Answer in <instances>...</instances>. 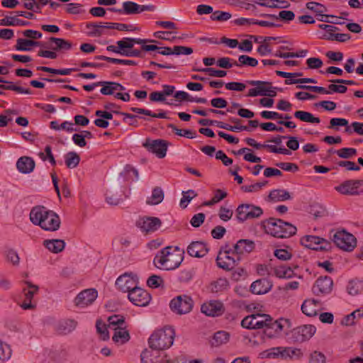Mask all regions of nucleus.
Segmentation results:
<instances>
[{
  "label": "nucleus",
  "instance_id": "1",
  "mask_svg": "<svg viewBox=\"0 0 363 363\" xmlns=\"http://www.w3.org/2000/svg\"><path fill=\"white\" fill-rule=\"evenodd\" d=\"M30 220L33 224L40 225L45 230L55 231L60 225V219L57 214L40 206L32 208Z\"/></svg>",
  "mask_w": 363,
  "mask_h": 363
},
{
  "label": "nucleus",
  "instance_id": "2",
  "mask_svg": "<svg viewBox=\"0 0 363 363\" xmlns=\"http://www.w3.org/2000/svg\"><path fill=\"white\" fill-rule=\"evenodd\" d=\"M262 227L267 234L279 238H289L295 235L297 230L291 223L274 218L262 221Z\"/></svg>",
  "mask_w": 363,
  "mask_h": 363
},
{
  "label": "nucleus",
  "instance_id": "3",
  "mask_svg": "<svg viewBox=\"0 0 363 363\" xmlns=\"http://www.w3.org/2000/svg\"><path fill=\"white\" fill-rule=\"evenodd\" d=\"M183 260L179 250L172 251V247L162 249L154 259L155 265L160 269L172 270L177 268Z\"/></svg>",
  "mask_w": 363,
  "mask_h": 363
},
{
  "label": "nucleus",
  "instance_id": "4",
  "mask_svg": "<svg viewBox=\"0 0 363 363\" xmlns=\"http://www.w3.org/2000/svg\"><path fill=\"white\" fill-rule=\"evenodd\" d=\"M174 330L171 327L154 332L149 338V345L152 349L162 350L172 345L174 339Z\"/></svg>",
  "mask_w": 363,
  "mask_h": 363
},
{
  "label": "nucleus",
  "instance_id": "5",
  "mask_svg": "<svg viewBox=\"0 0 363 363\" xmlns=\"http://www.w3.org/2000/svg\"><path fill=\"white\" fill-rule=\"evenodd\" d=\"M249 85L254 86L255 88L248 91L247 96L255 97L257 96L274 97L277 95V87H274L272 83L264 81H247Z\"/></svg>",
  "mask_w": 363,
  "mask_h": 363
},
{
  "label": "nucleus",
  "instance_id": "6",
  "mask_svg": "<svg viewBox=\"0 0 363 363\" xmlns=\"http://www.w3.org/2000/svg\"><path fill=\"white\" fill-rule=\"evenodd\" d=\"M240 260V257L235 254L234 249L225 245L223 251L217 256L216 262L218 267L227 271L232 270Z\"/></svg>",
  "mask_w": 363,
  "mask_h": 363
},
{
  "label": "nucleus",
  "instance_id": "7",
  "mask_svg": "<svg viewBox=\"0 0 363 363\" xmlns=\"http://www.w3.org/2000/svg\"><path fill=\"white\" fill-rule=\"evenodd\" d=\"M192 298L186 295L178 296L173 298L169 303L172 312L178 315L189 313L193 308Z\"/></svg>",
  "mask_w": 363,
  "mask_h": 363
},
{
  "label": "nucleus",
  "instance_id": "8",
  "mask_svg": "<svg viewBox=\"0 0 363 363\" xmlns=\"http://www.w3.org/2000/svg\"><path fill=\"white\" fill-rule=\"evenodd\" d=\"M269 321H270L269 315L258 313L244 318L241 325L247 329H265Z\"/></svg>",
  "mask_w": 363,
  "mask_h": 363
},
{
  "label": "nucleus",
  "instance_id": "9",
  "mask_svg": "<svg viewBox=\"0 0 363 363\" xmlns=\"http://www.w3.org/2000/svg\"><path fill=\"white\" fill-rule=\"evenodd\" d=\"M155 6L153 5H140L135 2L127 1L123 3L122 9H108L109 11L125 15H135L148 11H153Z\"/></svg>",
  "mask_w": 363,
  "mask_h": 363
},
{
  "label": "nucleus",
  "instance_id": "10",
  "mask_svg": "<svg viewBox=\"0 0 363 363\" xmlns=\"http://www.w3.org/2000/svg\"><path fill=\"white\" fill-rule=\"evenodd\" d=\"M316 328L313 325H303L291 330L289 339L294 342H303L310 340L315 333Z\"/></svg>",
  "mask_w": 363,
  "mask_h": 363
},
{
  "label": "nucleus",
  "instance_id": "11",
  "mask_svg": "<svg viewBox=\"0 0 363 363\" xmlns=\"http://www.w3.org/2000/svg\"><path fill=\"white\" fill-rule=\"evenodd\" d=\"M333 240L337 247L345 251H352L356 245V238L345 230L336 232Z\"/></svg>",
  "mask_w": 363,
  "mask_h": 363
},
{
  "label": "nucleus",
  "instance_id": "12",
  "mask_svg": "<svg viewBox=\"0 0 363 363\" xmlns=\"http://www.w3.org/2000/svg\"><path fill=\"white\" fill-rule=\"evenodd\" d=\"M291 327V323L288 319L280 318L273 321L270 317V321L267 323L264 333L269 338L274 337L279 335L281 332L286 331Z\"/></svg>",
  "mask_w": 363,
  "mask_h": 363
},
{
  "label": "nucleus",
  "instance_id": "13",
  "mask_svg": "<svg viewBox=\"0 0 363 363\" xmlns=\"http://www.w3.org/2000/svg\"><path fill=\"white\" fill-rule=\"evenodd\" d=\"M335 190L342 194L357 196L363 194V180H347L340 186L335 187Z\"/></svg>",
  "mask_w": 363,
  "mask_h": 363
},
{
  "label": "nucleus",
  "instance_id": "14",
  "mask_svg": "<svg viewBox=\"0 0 363 363\" xmlns=\"http://www.w3.org/2000/svg\"><path fill=\"white\" fill-rule=\"evenodd\" d=\"M301 242L307 248L314 250L327 251L331 248V244L328 240L314 235L302 238Z\"/></svg>",
  "mask_w": 363,
  "mask_h": 363
},
{
  "label": "nucleus",
  "instance_id": "15",
  "mask_svg": "<svg viewBox=\"0 0 363 363\" xmlns=\"http://www.w3.org/2000/svg\"><path fill=\"white\" fill-rule=\"evenodd\" d=\"M128 298L130 302L138 306H146L151 300L150 294L140 287H136L130 291Z\"/></svg>",
  "mask_w": 363,
  "mask_h": 363
},
{
  "label": "nucleus",
  "instance_id": "16",
  "mask_svg": "<svg viewBox=\"0 0 363 363\" xmlns=\"http://www.w3.org/2000/svg\"><path fill=\"white\" fill-rule=\"evenodd\" d=\"M333 279L328 276L319 277L313 286V292L316 296L330 294L333 290Z\"/></svg>",
  "mask_w": 363,
  "mask_h": 363
},
{
  "label": "nucleus",
  "instance_id": "17",
  "mask_svg": "<svg viewBox=\"0 0 363 363\" xmlns=\"http://www.w3.org/2000/svg\"><path fill=\"white\" fill-rule=\"evenodd\" d=\"M116 285L121 291L130 293L138 287V278L136 276L125 273L117 279Z\"/></svg>",
  "mask_w": 363,
  "mask_h": 363
},
{
  "label": "nucleus",
  "instance_id": "18",
  "mask_svg": "<svg viewBox=\"0 0 363 363\" xmlns=\"http://www.w3.org/2000/svg\"><path fill=\"white\" fill-rule=\"evenodd\" d=\"M161 220L156 217L140 218L136 223V225L145 233L156 231L161 226Z\"/></svg>",
  "mask_w": 363,
  "mask_h": 363
},
{
  "label": "nucleus",
  "instance_id": "19",
  "mask_svg": "<svg viewBox=\"0 0 363 363\" xmlns=\"http://www.w3.org/2000/svg\"><path fill=\"white\" fill-rule=\"evenodd\" d=\"M97 291L94 289H86L80 292L74 299L75 305L79 308L91 304L97 297Z\"/></svg>",
  "mask_w": 363,
  "mask_h": 363
},
{
  "label": "nucleus",
  "instance_id": "20",
  "mask_svg": "<svg viewBox=\"0 0 363 363\" xmlns=\"http://www.w3.org/2000/svg\"><path fill=\"white\" fill-rule=\"evenodd\" d=\"M141 363H174L167 355H157V352L145 350L140 354Z\"/></svg>",
  "mask_w": 363,
  "mask_h": 363
},
{
  "label": "nucleus",
  "instance_id": "21",
  "mask_svg": "<svg viewBox=\"0 0 363 363\" xmlns=\"http://www.w3.org/2000/svg\"><path fill=\"white\" fill-rule=\"evenodd\" d=\"M201 311L203 313L208 316H218L224 312L223 304L219 301H211L204 303Z\"/></svg>",
  "mask_w": 363,
  "mask_h": 363
},
{
  "label": "nucleus",
  "instance_id": "22",
  "mask_svg": "<svg viewBox=\"0 0 363 363\" xmlns=\"http://www.w3.org/2000/svg\"><path fill=\"white\" fill-rule=\"evenodd\" d=\"M144 145L148 151L155 154L159 158H163L166 155L167 144L163 140L147 141Z\"/></svg>",
  "mask_w": 363,
  "mask_h": 363
},
{
  "label": "nucleus",
  "instance_id": "23",
  "mask_svg": "<svg viewBox=\"0 0 363 363\" xmlns=\"http://www.w3.org/2000/svg\"><path fill=\"white\" fill-rule=\"evenodd\" d=\"M186 252L191 257L200 258L208 252V248L203 242L194 241L188 246Z\"/></svg>",
  "mask_w": 363,
  "mask_h": 363
},
{
  "label": "nucleus",
  "instance_id": "24",
  "mask_svg": "<svg viewBox=\"0 0 363 363\" xmlns=\"http://www.w3.org/2000/svg\"><path fill=\"white\" fill-rule=\"evenodd\" d=\"M35 167V162L33 158L28 156L21 157L16 162L17 169L22 174L31 173Z\"/></svg>",
  "mask_w": 363,
  "mask_h": 363
},
{
  "label": "nucleus",
  "instance_id": "25",
  "mask_svg": "<svg viewBox=\"0 0 363 363\" xmlns=\"http://www.w3.org/2000/svg\"><path fill=\"white\" fill-rule=\"evenodd\" d=\"M272 284L265 279H258L254 281L250 286V291L255 294H264L267 293L272 288Z\"/></svg>",
  "mask_w": 363,
  "mask_h": 363
},
{
  "label": "nucleus",
  "instance_id": "26",
  "mask_svg": "<svg viewBox=\"0 0 363 363\" xmlns=\"http://www.w3.org/2000/svg\"><path fill=\"white\" fill-rule=\"evenodd\" d=\"M235 254L238 256L244 253H250L255 249V242L250 240L242 239L233 245Z\"/></svg>",
  "mask_w": 363,
  "mask_h": 363
},
{
  "label": "nucleus",
  "instance_id": "27",
  "mask_svg": "<svg viewBox=\"0 0 363 363\" xmlns=\"http://www.w3.org/2000/svg\"><path fill=\"white\" fill-rule=\"evenodd\" d=\"M319 302L314 299L304 301L301 306L302 312L307 316H315L318 311Z\"/></svg>",
  "mask_w": 363,
  "mask_h": 363
},
{
  "label": "nucleus",
  "instance_id": "28",
  "mask_svg": "<svg viewBox=\"0 0 363 363\" xmlns=\"http://www.w3.org/2000/svg\"><path fill=\"white\" fill-rule=\"evenodd\" d=\"M77 327V322L72 319L60 320L56 326V330L60 334H67L73 331Z\"/></svg>",
  "mask_w": 363,
  "mask_h": 363
},
{
  "label": "nucleus",
  "instance_id": "29",
  "mask_svg": "<svg viewBox=\"0 0 363 363\" xmlns=\"http://www.w3.org/2000/svg\"><path fill=\"white\" fill-rule=\"evenodd\" d=\"M24 286L22 288V294L27 300H33L35 294L39 291V286L33 284L31 281L25 280L23 281Z\"/></svg>",
  "mask_w": 363,
  "mask_h": 363
},
{
  "label": "nucleus",
  "instance_id": "30",
  "mask_svg": "<svg viewBox=\"0 0 363 363\" xmlns=\"http://www.w3.org/2000/svg\"><path fill=\"white\" fill-rule=\"evenodd\" d=\"M229 281L226 278H218L213 281L208 286V289L212 293H220L228 290Z\"/></svg>",
  "mask_w": 363,
  "mask_h": 363
},
{
  "label": "nucleus",
  "instance_id": "31",
  "mask_svg": "<svg viewBox=\"0 0 363 363\" xmlns=\"http://www.w3.org/2000/svg\"><path fill=\"white\" fill-rule=\"evenodd\" d=\"M125 327H120L118 328H114V333L112 340L114 342L118 345H123L130 340V335Z\"/></svg>",
  "mask_w": 363,
  "mask_h": 363
},
{
  "label": "nucleus",
  "instance_id": "32",
  "mask_svg": "<svg viewBox=\"0 0 363 363\" xmlns=\"http://www.w3.org/2000/svg\"><path fill=\"white\" fill-rule=\"evenodd\" d=\"M147 42H155L154 40H149L146 39L140 38H126L121 40L117 41V45L122 49V50H128L127 49L133 48L134 44H145Z\"/></svg>",
  "mask_w": 363,
  "mask_h": 363
},
{
  "label": "nucleus",
  "instance_id": "33",
  "mask_svg": "<svg viewBox=\"0 0 363 363\" xmlns=\"http://www.w3.org/2000/svg\"><path fill=\"white\" fill-rule=\"evenodd\" d=\"M272 273L279 278L289 279L294 275V271L291 267L285 265H279L271 268Z\"/></svg>",
  "mask_w": 363,
  "mask_h": 363
},
{
  "label": "nucleus",
  "instance_id": "34",
  "mask_svg": "<svg viewBox=\"0 0 363 363\" xmlns=\"http://www.w3.org/2000/svg\"><path fill=\"white\" fill-rule=\"evenodd\" d=\"M50 41L55 44L54 46L50 47L51 49L54 51L69 50L72 47L71 42L63 38L51 37L50 38Z\"/></svg>",
  "mask_w": 363,
  "mask_h": 363
},
{
  "label": "nucleus",
  "instance_id": "35",
  "mask_svg": "<svg viewBox=\"0 0 363 363\" xmlns=\"http://www.w3.org/2000/svg\"><path fill=\"white\" fill-rule=\"evenodd\" d=\"M42 45L41 42L35 41L28 39L18 38L16 41L15 48L20 51H30L31 50L30 46H40Z\"/></svg>",
  "mask_w": 363,
  "mask_h": 363
},
{
  "label": "nucleus",
  "instance_id": "36",
  "mask_svg": "<svg viewBox=\"0 0 363 363\" xmlns=\"http://www.w3.org/2000/svg\"><path fill=\"white\" fill-rule=\"evenodd\" d=\"M44 245L52 252L58 253L62 252L65 246V242L62 240H45Z\"/></svg>",
  "mask_w": 363,
  "mask_h": 363
},
{
  "label": "nucleus",
  "instance_id": "37",
  "mask_svg": "<svg viewBox=\"0 0 363 363\" xmlns=\"http://www.w3.org/2000/svg\"><path fill=\"white\" fill-rule=\"evenodd\" d=\"M269 199L273 201H283L291 199L289 191L284 189H274L269 192Z\"/></svg>",
  "mask_w": 363,
  "mask_h": 363
},
{
  "label": "nucleus",
  "instance_id": "38",
  "mask_svg": "<svg viewBox=\"0 0 363 363\" xmlns=\"http://www.w3.org/2000/svg\"><path fill=\"white\" fill-rule=\"evenodd\" d=\"M262 17L269 18L274 20L281 19L284 21H291L295 18V14L291 11H281L279 15L262 13L260 15Z\"/></svg>",
  "mask_w": 363,
  "mask_h": 363
},
{
  "label": "nucleus",
  "instance_id": "39",
  "mask_svg": "<svg viewBox=\"0 0 363 363\" xmlns=\"http://www.w3.org/2000/svg\"><path fill=\"white\" fill-rule=\"evenodd\" d=\"M306 8L314 13H316L317 16L320 17H330L328 15H324L323 13L328 11V9L323 4L315 1L308 2L306 4ZM330 17H335L334 16H330Z\"/></svg>",
  "mask_w": 363,
  "mask_h": 363
},
{
  "label": "nucleus",
  "instance_id": "40",
  "mask_svg": "<svg viewBox=\"0 0 363 363\" xmlns=\"http://www.w3.org/2000/svg\"><path fill=\"white\" fill-rule=\"evenodd\" d=\"M29 24L30 22L19 19L15 16H6L5 18L0 19V26H26Z\"/></svg>",
  "mask_w": 363,
  "mask_h": 363
},
{
  "label": "nucleus",
  "instance_id": "41",
  "mask_svg": "<svg viewBox=\"0 0 363 363\" xmlns=\"http://www.w3.org/2000/svg\"><path fill=\"white\" fill-rule=\"evenodd\" d=\"M294 117L306 123H319L320 122L319 118L315 117L312 113L304 111H296L294 113Z\"/></svg>",
  "mask_w": 363,
  "mask_h": 363
},
{
  "label": "nucleus",
  "instance_id": "42",
  "mask_svg": "<svg viewBox=\"0 0 363 363\" xmlns=\"http://www.w3.org/2000/svg\"><path fill=\"white\" fill-rule=\"evenodd\" d=\"M258 65V61L254 57L248 55H242L239 56L238 61H234V66L235 67H256Z\"/></svg>",
  "mask_w": 363,
  "mask_h": 363
},
{
  "label": "nucleus",
  "instance_id": "43",
  "mask_svg": "<svg viewBox=\"0 0 363 363\" xmlns=\"http://www.w3.org/2000/svg\"><path fill=\"white\" fill-rule=\"evenodd\" d=\"M362 317H363V310L357 309L344 317L341 324L347 326L353 325L355 323V319H359Z\"/></svg>",
  "mask_w": 363,
  "mask_h": 363
},
{
  "label": "nucleus",
  "instance_id": "44",
  "mask_svg": "<svg viewBox=\"0 0 363 363\" xmlns=\"http://www.w3.org/2000/svg\"><path fill=\"white\" fill-rule=\"evenodd\" d=\"M229 340V334L225 331H218L216 333L211 340V345L218 347L226 343Z\"/></svg>",
  "mask_w": 363,
  "mask_h": 363
},
{
  "label": "nucleus",
  "instance_id": "45",
  "mask_svg": "<svg viewBox=\"0 0 363 363\" xmlns=\"http://www.w3.org/2000/svg\"><path fill=\"white\" fill-rule=\"evenodd\" d=\"M164 199V192L160 187H155L152 192L151 196L147 200V203L157 205Z\"/></svg>",
  "mask_w": 363,
  "mask_h": 363
},
{
  "label": "nucleus",
  "instance_id": "46",
  "mask_svg": "<svg viewBox=\"0 0 363 363\" xmlns=\"http://www.w3.org/2000/svg\"><path fill=\"white\" fill-rule=\"evenodd\" d=\"M348 293L352 296L357 295L363 291V281L359 279H354L347 285Z\"/></svg>",
  "mask_w": 363,
  "mask_h": 363
},
{
  "label": "nucleus",
  "instance_id": "47",
  "mask_svg": "<svg viewBox=\"0 0 363 363\" xmlns=\"http://www.w3.org/2000/svg\"><path fill=\"white\" fill-rule=\"evenodd\" d=\"M65 164L68 168H75L80 162L79 155L75 152H69L65 156Z\"/></svg>",
  "mask_w": 363,
  "mask_h": 363
},
{
  "label": "nucleus",
  "instance_id": "48",
  "mask_svg": "<svg viewBox=\"0 0 363 363\" xmlns=\"http://www.w3.org/2000/svg\"><path fill=\"white\" fill-rule=\"evenodd\" d=\"M107 24L104 26L96 23H87L86 28L89 30V35L91 36L99 37L104 34V30L107 28Z\"/></svg>",
  "mask_w": 363,
  "mask_h": 363
},
{
  "label": "nucleus",
  "instance_id": "49",
  "mask_svg": "<svg viewBox=\"0 0 363 363\" xmlns=\"http://www.w3.org/2000/svg\"><path fill=\"white\" fill-rule=\"evenodd\" d=\"M108 328L111 330H114L115 328H118L121 326H125V319L123 315H111L108 319Z\"/></svg>",
  "mask_w": 363,
  "mask_h": 363
},
{
  "label": "nucleus",
  "instance_id": "50",
  "mask_svg": "<svg viewBox=\"0 0 363 363\" xmlns=\"http://www.w3.org/2000/svg\"><path fill=\"white\" fill-rule=\"evenodd\" d=\"M11 349L6 342L0 340V363H4L11 357Z\"/></svg>",
  "mask_w": 363,
  "mask_h": 363
},
{
  "label": "nucleus",
  "instance_id": "51",
  "mask_svg": "<svg viewBox=\"0 0 363 363\" xmlns=\"http://www.w3.org/2000/svg\"><path fill=\"white\" fill-rule=\"evenodd\" d=\"M96 60H105L108 62L114 63V64H120V65H136V62L133 60H121L117 58H113L110 57H106L104 55H98L95 57Z\"/></svg>",
  "mask_w": 363,
  "mask_h": 363
},
{
  "label": "nucleus",
  "instance_id": "52",
  "mask_svg": "<svg viewBox=\"0 0 363 363\" xmlns=\"http://www.w3.org/2000/svg\"><path fill=\"white\" fill-rule=\"evenodd\" d=\"M194 71L204 72L213 77H224L226 76L227 72L224 70L216 69L214 68H194Z\"/></svg>",
  "mask_w": 363,
  "mask_h": 363
},
{
  "label": "nucleus",
  "instance_id": "53",
  "mask_svg": "<svg viewBox=\"0 0 363 363\" xmlns=\"http://www.w3.org/2000/svg\"><path fill=\"white\" fill-rule=\"evenodd\" d=\"M37 69L43 71V72H49V73H52V74H60V75H69L71 74V72L72 71L75 70V69H72V68L54 69V68L43 67V66L38 67Z\"/></svg>",
  "mask_w": 363,
  "mask_h": 363
},
{
  "label": "nucleus",
  "instance_id": "54",
  "mask_svg": "<svg viewBox=\"0 0 363 363\" xmlns=\"http://www.w3.org/2000/svg\"><path fill=\"white\" fill-rule=\"evenodd\" d=\"M99 86H102L100 92L104 95H111L116 91L113 82L101 81Z\"/></svg>",
  "mask_w": 363,
  "mask_h": 363
},
{
  "label": "nucleus",
  "instance_id": "55",
  "mask_svg": "<svg viewBox=\"0 0 363 363\" xmlns=\"http://www.w3.org/2000/svg\"><path fill=\"white\" fill-rule=\"evenodd\" d=\"M167 127L172 128L174 133L179 136H184L187 138H194L196 136L195 132H193L191 130L179 129L172 123H169Z\"/></svg>",
  "mask_w": 363,
  "mask_h": 363
},
{
  "label": "nucleus",
  "instance_id": "56",
  "mask_svg": "<svg viewBox=\"0 0 363 363\" xmlns=\"http://www.w3.org/2000/svg\"><path fill=\"white\" fill-rule=\"evenodd\" d=\"M130 110L133 112L140 113V114H144V115L152 116L154 118H167V116L164 112H161L159 113H152V111H150L149 110L144 109V108H135V107L130 108Z\"/></svg>",
  "mask_w": 363,
  "mask_h": 363
},
{
  "label": "nucleus",
  "instance_id": "57",
  "mask_svg": "<svg viewBox=\"0 0 363 363\" xmlns=\"http://www.w3.org/2000/svg\"><path fill=\"white\" fill-rule=\"evenodd\" d=\"M237 213V218L240 222H244L247 220H249L247 211V204H241L240 205L236 210Z\"/></svg>",
  "mask_w": 363,
  "mask_h": 363
},
{
  "label": "nucleus",
  "instance_id": "58",
  "mask_svg": "<svg viewBox=\"0 0 363 363\" xmlns=\"http://www.w3.org/2000/svg\"><path fill=\"white\" fill-rule=\"evenodd\" d=\"M107 28L108 29H116L118 30H135L136 28L133 25H128L125 23H107Z\"/></svg>",
  "mask_w": 363,
  "mask_h": 363
},
{
  "label": "nucleus",
  "instance_id": "59",
  "mask_svg": "<svg viewBox=\"0 0 363 363\" xmlns=\"http://www.w3.org/2000/svg\"><path fill=\"white\" fill-rule=\"evenodd\" d=\"M196 193L193 190H189L183 193V196L180 200V206L185 208L188 203L191 201L193 198L196 196Z\"/></svg>",
  "mask_w": 363,
  "mask_h": 363
},
{
  "label": "nucleus",
  "instance_id": "60",
  "mask_svg": "<svg viewBox=\"0 0 363 363\" xmlns=\"http://www.w3.org/2000/svg\"><path fill=\"white\" fill-rule=\"evenodd\" d=\"M248 218L249 219H254L259 218L263 213L262 209L259 206H255L252 204H247Z\"/></svg>",
  "mask_w": 363,
  "mask_h": 363
},
{
  "label": "nucleus",
  "instance_id": "61",
  "mask_svg": "<svg viewBox=\"0 0 363 363\" xmlns=\"http://www.w3.org/2000/svg\"><path fill=\"white\" fill-rule=\"evenodd\" d=\"M335 152L340 157L348 159L354 156L357 153V150L354 148L344 147L337 150Z\"/></svg>",
  "mask_w": 363,
  "mask_h": 363
},
{
  "label": "nucleus",
  "instance_id": "62",
  "mask_svg": "<svg viewBox=\"0 0 363 363\" xmlns=\"http://www.w3.org/2000/svg\"><path fill=\"white\" fill-rule=\"evenodd\" d=\"M267 181L262 182H257L250 185H245L241 187V189L245 192H255L259 191L263 186L267 184Z\"/></svg>",
  "mask_w": 363,
  "mask_h": 363
},
{
  "label": "nucleus",
  "instance_id": "63",
  "mask_svg": "<svg viewBox=\"0 0 363 363\" xmlns=\"http://www.w3.org/2000/svg\"><path fill=\"white\" fill-rule=\"evenodd\" d=\"M231 18V14L228 12L216 11L213 12L211 18L213 21H225Z\"/></svg>",
  "mask_w": 363,
  "mask_h": 363
},
{
  "label": "nucleus",
  "instance_id": "64",
  "mask_svg": "<svg viewBox=\"0 0 363 363\" xmlns=\"http://www.w3.org/2000/svg\"><path fill=\"white\" fill-rule=\"evenodd\" d=\"M280 347H272L260 353L262 358H279Z\"/></svg>",
  "mask_w": 363,
  "mask_h": 363
}]
</instances>
